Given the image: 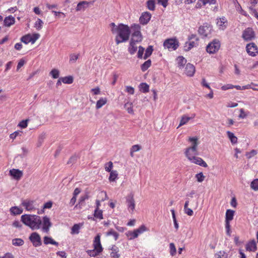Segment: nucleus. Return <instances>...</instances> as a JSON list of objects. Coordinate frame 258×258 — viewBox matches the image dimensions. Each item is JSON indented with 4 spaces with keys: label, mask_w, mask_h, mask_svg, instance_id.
I'll list each match as a JSON object with an SVG mask.
<instances>
[{
    "label": "nucleus",
    "mask_w": 258,
    "mask_h": 258,
    "mask_svg": "<svg viewBox=\"0 0 258 258\" xmlns=\"http://www.w3.org/2000/svg\"><path fill=\"white\" fill-rule=\"evenodd\" d=\"M110 27L112 33L116 35L115 41L117 44L128 40L131 29L127 25L123 24L116 25L114 23H111Z\"/></svg>",
    "instance_id": "nucleus-1"
},
{
    "label": "nucleus",
    "mask_w": 258,
    "mask_h": 258,
    "mask_svg": "<svg viewBox=\"0 0 258 258\" xmlns=\"http://www.w3.org/2000/svg\"><path fill=\"white\" fill-rule=\"evenodd\" d=\"M22 222L32 230L39 229L42 225L40 217L35 215L25 214L21 216Z\"/></svg>",
    "instance_id": "nucleus-2"
},
{
    "label": "nucleus",
    "mask_w": 258,
    "mask_h": 258,
    "mask_svg": "<svg viewBox=\"0 0 258 258\" xmlns=\"http://www.w3.org/2000/svg\"><path fill=\"white\" fill-rule=\"evenodd\" d=\"M131 32H132L131 41L137 43L141 42L143 37L141 32L140 25L134 24L131 26Z\"/></svg>",
    "instance_id": "nucleus-3"
},
{
    "label": "nucleus",
    "mask_w": 258,
    "mask_h": 258,
    "mask_svg": "<svg viewBox=\"0 0 258 258\" xmlns=\"http://www.w3.org/2000/svg\"><path fill=\"white\" fill-rule=\"evenodd\" d=\"M39 37L40 34L39 33L28 34L22 36L21 41L26 44L29 43L34 44Z\"/></svg>",
    "instance_id": "nucleus-4"
},
{
    "label": "nucleus",
    "mask_w": 258,
    "mask_h": 258,
    "mask_svg": "<svg viewBox=\"0 0 258 258\" xmlns=\"http://www.w3.org/2000/svg\"><path fill=\"white\" fill-rule=\"evenodd\" d=\"M165 48H167L169 50H174L178 47V42L175 39H166L163 44Z\"/></svg>",
    "instance_id": "nucleus-5"
},
{
    "label": "nucleus",
    "mask_w": 258,
    "mask_h": 258,
    "mask_svg": "<svg viewBox=\"0 0 258 258\" xmlns=\"http://www.w3.org/2000/svg\"><path fill=\"white\" fill-rule=\"evenodd\" d=\"M246 51L248 54L251 56H255L258 54V48L253 43H249L246 46Z\"/></svg>",
    "instance_id": "nucleus-6"
},
{
    "label": "nucleus",
    "mask_w": 258,
    "mask_h": 258,
    "mask_svg": "<svg viewBox=\"0 0 258 258\" xmlns=\"http://www.w3.org/2000/svg\"><path fill=\"white\" fill-rule=\"evenodd\" d=\"M29 239L35 247L42 244L40 236L37 232L32 233L29 236Z\"/></svg>",
    "instance_id": "nucleus-7"
},
{
    "label": "nucleus",
    "mask_w": 258,
    "mask_h": 258,
    "mask_svg": "<svg viewBox=\"0 0 258 258\" xmlns=\"http://www.w3.org/2000/svg\"><path fill=\"white\" fill-rule=\"evenodd\" d=\"M220 47V44L219 42L214 40L208 45L206 50L209 53H214L219 50Z\"/></svg>",
    "instance_id": "nucleus-8"
},
{
    "label": "nucleus",
    "mask_w": 258,
    "mask_h": 258,
    "mask_svg": "<svg viewBox=\"0 0 258 258\" xmlns=\"http://www.w3.org/2000/svg\"><path fill=\"white\" fill-rule=\"evenodd\" d=\"M9 175L13 179L19 181L23 176V172L18 169L13 168L10 170Z\"/></svg>",
    "instance_id": "nucleus-9"
},
{
    "label": "nucleus",
    "mask_w": 258,
    "mask_h": 258,
    "mask_svg": "<svg viewBox=\"0 0 258 258\" xmlns=\"http://www.w3.org/2000/svg\"><path fill=\"white\" fill-rule=\"evenodd\" d=\"M126 203L128 211L133 213L135 209V201L133 194H130L126 197Z\"/></svg>",
    "instance_id": "nucleus-10"
},
{
    "label": "nucleus",
    "mask_w": 258,
    "mask_h": 258,
    "mask_svg": "<svg viewBox=\"0 0 258 258\" xmlns=\"http://www.w3.org/2000/svg\"><path fill=\"white\" fill-rule=\"evenodd\" d=\"M101 236L100 234H98L94 238L93 243V248L95 249L97 252L100 253L103 251V247L101 244Z\"/></svg>",
    "instance_id": "nucleus-11"
},
{
    "label": "nucleus",
    "mask_w": 258,
    "mask_h": 258,
    "mask_svg": "<svg viewBox=\"0 0 258 258\" xmlns=\"http://www.w3.org/2000/svg\"><path fill=\"white\" fill-rule=\"evenodd\" d=\"M197 151L192 150V151H188V148H187L184 153L189 160H194L195 161H204L202 158L196 156Z\"/></svg>",
    "instance_id": "nucleus-12"
},
{
    "label": "nucleus",
    "mask_w": 258,
    "mask_h": 258,
    "mask_svg": "<svg viewBox=\"0 0 258 258\" xmlns=\"http://www.w3.org/2000/svg\"><path fill=\"white\" fill-rule=\"evenodd\" d=\"M212 28L208 24L201 26L199 28V33L203 37H207L210 33Z\"/></svg>",
    "instance_id": "nucleus-13"
},
{
    "label": "nucleus",
    "mask_w": 258,
    "mask_h": 258,
    "mask_svg": "<svg viewBox=\"0 0 258 258\" xmlns=\"http://www.w3.org/2000/svg\"><path fill=\"white\" fill-rule=\"evenodd\" d=\"M254 32L251 28L246 29L242 34L243 38L246 41L251 40L254 37Z\"/></svg>",
    "instance_id": "nucleus-14"
},
{
    "label": "nucleus",
    "mask_w": 258,
    "mask_h": 258,
    "mask_svg": "<svg viewBox=\"0 0 258 258\" xmlns=\"http://www.w3.org/2000/svg\"><path fill=\"white\" fill-rule=\"evenodd\" d=\"M22 205L25 207L27 211H31L35 209L33 201L29 200H24L22 202Z\"/></svg>",
    "instance_id": "nucleus-15"
},
{
    "label": "nucleus",
    "mask_w": 258,
    "mask_h": 258,
    "mask_svg": "<svg viewBox=\"0 0 258 258\" xmlns=\"http://www.w3.org/2000/svg\"><path fill=\"white\" fill-rule=\"evenodd\" d=\"M196 69L193 64L190 63L186 64L185 68V73L187 76L192 77L194 75Z\"/></svg>",
    "instance_id": "nucleus-16"
},
{
    "label": "nucleus",
    "mask_w": 258,
    "mask_h": 258,
    "mask_svg": "<svg viewBox=\"0 0 258 258\" xmlns=\"http://www.w3.org/2000/svg\"><path fill=\"white\" fill-rule=\"evenodd\" d=\"M43 227L42 229L46 232H48L50 227L51 226V223L50 221V219L47 217L44 216L43 218Z\"/></svg>",
    "instance_id": "nucleus-17"
},
{
    "label": "nucleus",
    "mask_w": 258,
    "mask_h": 258,
    "mask_svg": "<svg viewBox=\"0 0 258 258\" xmlns=\"http://www.w3.org/2000/svg\"><path fill=\"white\" fill-rule=\"evenodd\" d=\"M188 141L191 144V146L188 148V151H192L193 150H197V147L198 145V138L197 137H189L188 138Z\"/></svg>",
    "instance_id": "nucleus-18"
},
{
    "label": "nucleus",
    "mask_w": 258,
    "mask_h": 258,
    "mask_svg": "<svg viewBox=\"0 0 258 258\" xmlns=\"http://www.w3.org/2000/svg\"><path fill=\"white\" fill-rule=\"evenodd\" d=\"M151 17V15L149 12L143 13L140 18V22L143 25L148 23Z\"/></svg>",
    "instance_id": "nucleus-19"
},
{
    "label": "nucleus",
    "mask_w": 258,
    "mask_h": 258,
    "mask_svg": "<svg viewBox=\"0 0 258 258\" xmlns=\"http://www.w3.org/2000/svg\"><path fill=\"white\" fill-rule=\"evenodd\" d=\"M108 99L106 97H101L96 103L95 108L96 109H99L104 105L107 104Z\"/></svg>",
    "instance_id": "nucleus-20"
},
{
    "label": "nucleus",
    "mask_w": 258,
    "mask_h": 258,
    "mask_svg": "<svg viewBox=\"0 0 258 258\" xmlns=\"http://www.w3.org/2000/svg\"><path fill=\"white\" fill-rule=\"evenodd\" d=\"M90 4V2L87 1L81 2L77 5L76 10L77 11L85 10L87 8L89 7Z\"/></svg>",
    "instance_id": "nucleus-21"
},
{
    "label": "nucleus",
    "mask_w": 258,
    "mask_h": 258,
    "mask_svg": "<svg viewBox=\"0 0 258 258\" xmlns=\"http://www.w3.org/2000/svg\"><path fill=\"white\" fill-rule=\"evenodd\" d=\"M245 248L247 251H255L256 249V244L255 241L254 240L249 241L246 244Z\"/></svg>",
    "instance_id": "nucleus-22"
},
{
    "label": "nucleus",
    "mask_w": 258,
    "mask_h": 258,
    "mask_svg": "<svg viewBox=\"0 0 258 258\" xmlns=\"http://www.w3.org/2000/svg\"><path fill=\"white\" fill-rule=\"evenodd\" d=\"M216 0H199L196 4V7L200 8L202 6H205L206 4H214L215 3Z\"/></svg>",
    "instance_id": "nucleus-23"
},
{
    "label": "nucleus",
    "mask_w": 258,
    "mask_h": 258,
    "mask_svg": "<svg viewBox=\"0 0 258 258\" xmlns=\"http://www.w3.org/2000/svg\"><path fill=\"white\" fill-rule=\"evenodd\" d=\"M15 22V18L12 16L6 17L4 21V25L7 27H10L14 24Z\"/></svg>",
    "instance_id": "nucleus-24"
},
{
    "label": "nucleus",
    "mask_w": 258,
    "mask_h": 258,
    "mask_svg": "<svg viewBox=\"0 0 258 258\" xmlns=\"http://www.w3.org/2000/svg\"><path fill=\"white\" fill-rule=\"evenodd\" d=\"M43 242L45 245L49 244L54 245L55 246L58 245V243L54 240L51 237L44 236L43 238Z\"/></svg>",
    "instance_id": "nucleus-25"
},
{
    "label": "nucleus",
    "mask_w": 258,
    "mask_h": 258,
    "mask_svg": "<svg viewBox=\"0 0 258 258\" xmlns=\"http://www.w3.org/2000/svg\"><path fill=\"white\" fill-rule=\"evenodd\" d=\"M198 45V42H195L194 40L185 42L184 46V49L185 51H189L192 47Z\"/></svg>",
    "instance_id": "nucleus-26"
},
{
    "label": "nucleus",
    "mask_w": 258,
    "mask_h": 258,
    "mask_svg": "<svg viewBox=\"0 0 258 258\" xmlns=\"http://www.w3.org/2000/svg\"><path fill=\"white\" fill-rule=\"evenodd\" d=\"M138 43L130 41L128 51L131 54H134L137 51L138 47Z\"/></svg>",
    "instance_id": "nucleus-27"
},
{
    "label": "nucleus",
    "mask_w": 258,
    "mask_h": 258,
    "mask_svg": "<svg viewBox=\"0 0 258 258\" xmlns=\"http://www.w3.org/2000/svg\"><path fill=\"white\" fill-rule=\"evenodd\" d=\"M234 211L233 210L228 209L226 212L225 222H229L233 220L234 217Z\"/></svg>",
    "instance_id": "nucleus-28"
},
{
    "label": "nucleus",
    "mask_w": 258,
    "mask_h": 258,
    "mask_svg": "<svg viewBox=\"0 0 258 258\" xmlns=\"http://www.w3.org/2000/svg\"><path fill=\"white\" fill-rule=\"evenodd\" d=\"M142 149V146L139 144L132 146L130 149V155L132 157L134 156V153L140 151Z\"/></svg>",
    "instance_id": "nucleus-29"
},
{
    "label": "nucleus",
    "mask_w": 258,
    "mask_h": 258,
    "mask_svg": "<svg viewBox=\"0 0 258 258\" xmlns=\"http://www.w3.org/2000/svg\"><path fill=\"white\" fill-rule=\"evenodd\" d=\"M226 133L228 139L230 140V142L232 144H235L237 143V138L233 133L230 131H227Z\"/></svg>",
    "instance_id": "nucleus-30"
},
{
    "label": "nucleus",
    "mask_w": 258,
    "mask_h": 258,
    "mask_svg": "<svg viewBox=\"0 0 258 258\" xmlns=\"http://www.w3.org/2000/svg\"><path fill=\"white\" fill-rule=\"evenodd\" d=\"M190 119H191V117H189L186 115H182L181 117L179 124L178 127H177V128L186 124L189 121V120Z\"/></svg>",
    "instance_id": "nucleus-31"
},
{
    "label": "nucleus",
    "mask_w": 258,
    "mask_h": 258,
    "mask_svg": "<svg viewBox=\"0 0 258 258\" xmlns=\"http://www.w3.org/2000/svg\"><path fill=\"white\" fill-rule=\"evenodd\" d=\"M93 216L94 218L102 220L103 219V211L100 209H95Z\"/></svg>",
    "instance_id": "nucleus-32"
},
{
    "label": "nucleus",
    "mask_w": 258,
    "mask_h": 258,
    "mask_svg": "<svg viewBox=\"0 0 258 258\" xmlns=\"http://www.w3.org/2000/svg\"><path fill=\"white\" fill-rule=\"evenodd\" d=\"M124 108L129 114H133L134 111L133 109V104L131 102H127L124 104Z\"/></svg>",
    "instance_id": "nucleus-33"
},
{
    "label": "nucleus",
    "mask_w": 258,
    "mask_h": 258,
    "mask_svg": "<svg viewBox=\"0 0 258 258\" xmlns=\"http://www.w3.org/2000/svg\"><path fill=\"white\" fill-rule=\"evenodd\" d=\"M62 82L64 84H71L73 83L74 78L72 76H69L64 77H61Z\"/></svg>",
    "instance_id": "nucleus-34"
},
{
    "label": "nucleus",
    "mask_w": 258,
    "mask_h": 258,
    "mask_svg": "<svg viewBox=\"0 0 258 258\" xmlns=\"http://www.w3.org/2000/svg\"><path fill=\"white\" fill-rule=\"evenodd\" d=\"M125 234L129 240H132L138 237V234L136 233L135 230L128 231Z\"/></svg>",
    "instance_id": "nucleus-35"
},
{
    "label": "nucleus",
    "mask_w": 258,
    "mask_h": 258,
    "mask_svg": "<svg viewBox=\"0 0 258 258\" xmlns=\"http://www.w3.org/2000/svg\"><path fill=\"white\" fill-rule=\"evenodd\" d=\"M178 67L181 69L186 63V59L183 56H179L177 58Z\"/></svg>",
    "instance_id": "nucleus-36"
},
{
    "label": "nucleus",
    "mask_w": 258,
    "mask_h": 258,
    "mask_svg": "<svg viewBox=\"0 0 258 258\" xmlns=\"http://www.w3.org/2000/svg\"><path fill=\"white\" fill-rule=\"evenodd\" d=\"M10 212L14 215H20L23 213V210L18 207H13L10 209Z\"/></svg>",
    "instance_id": "nucleus-37"
},
{
    "label": "nucleus",
    "mask_w": 258,
    "mask_h": 258,
    "mask_svg": "<svg viewBox=\"0 0 258 258\" xmlns=\"http://www.w3.org/2000/svg\"><path fill=\"white\" fill-rule=\"evenodd\" d=\"M136 233L138 234V237L139 235L142 234L145 231H147L148 230V229L147 228V227L144 225H142L140 227H139V228L135 229L134 230Z\"/></svg>",
    "instance_id": "nucleus-38"
},
{
    "label": "nucleus",
    "mask_w": 258,
    "mask_h": 258,
    "mask_svg": "<svg viewBox=\"0 0 258 258\" xmlns=\"http://www.w3.org/2000/svg\"><path fill=\"white\" fill-rule=\"evenodd\" d=\"M110 172L109 180L110 181H114L118 176L117 172L116 170L111 171Z\"/></svg>",
    "instance_id": "nucleus-39"
},
{
    "label": "nucleus",
    "mask_w": 258,
    "mask_h": 258,
    "mask_svg": "<svg viewBox=\"0 0 258 258\" xmlns=\"http://www.w3.org/2000/svg\"><path fill=\"white\" fill-rule=\"evenodd\" d=\"M24 243L23 240L21 238H15L12 240V244L15 246H22Z\"/></svg>",
    "instance_id": "nucleus-40"
},
{
    "label": "nucleus",
    "mask_w": 258,
    "mask_h": 258,
    "mask_svg": "<svg viewBox=\"0 0 258 258\" xmlns=\"http://www.w3.org/2000/svg\"><path fill=\"white\" fill-rule=\"evenodd\" d=\"M53 79H57L59 76V71L56 69H53L49 73Z\"/></svg>",
    "instance_id": "nucleus-41"
},
{
    "label": "nucleus",
    "mask_w": 258,
    "mask_h": 258,
    "mask_svg": "<svg viewBox=\"0 0 258 258\" xmlns=\"http://www.w3.org/2000/svg\"><path fill=\"white\" fill-rule=\"evenodd\" d=\"M45 139V134L44 133L41 134L38 138V141L37 143V146L38 147H39L42 145V143L43 142L44 139Z\"/></svg>",
    "instance_id": "nucleus-42"
},
{
    "label": "nucleus",
    "mask_w": 258,
    "mask_h": 258,
    "mask_svg": "<svg viewBox=\"0 0 258 258\" xmlns=\"http://www.w3.org/2000/svg\"><path fill=\"white\" fill-rule=\"evenodd\" d=\"M153 49L152 46H149L146 50L144 56V59H147L148 57H149L152 52H153Z\"/></svg>",
    "instance_id": "nucleus-43"
},
{
    "label": "nucleus",
    "mask_w": 258,
    "mask_h": 258,
    "mask_svg": "<svg viewBox=\"0 0 258 258\" xmlns=\"http://www.w3.org/2000/svg\"><path fill=\"white\" fill-rule=\"evenodd\" d=\"M151 65V61L149 59L146 61L141 66V70L144 72L146 71Z\"/></svg>",
    "instance_id": "nucleus-44"
},
{
    "label": "nucleus",
    "mask_w": 258,
    "mask_h": 258,
    "mask_svg": "<svg viewBox=\"0 0 258 258\" xmlns=\"http://www.w3.org/2000/svg\"><path fill=\"white\" fill-rule=\"evenodd\" d=\"M80 225L78 224L74 225L71 229V234H78L79 233V230L80 229Z\"/></svg>",
    "instance_id": "nucleus-45"
},
{
    "label": "nucleus",
    "mask_w": 258,
    "mask_h": 258,
    "mask_svg": "<svg viewBox=\"0 0 258 258\" xmlns=\"http://www.w3.org/2000/svg\"><path fill=\"white\" fill-rule=\"evenodd\" d=\"M107 236L112 235L115 240H117L118 238V233L113 229H110L107 233Z\"/></svg>",
    "instance_id": "nucleus-46"
},
{
    "label": "nucleus",
    "mask_w": 258,
    "mask_h": 258,
    "mask_svg": "<svg viewBox=\"0 0 258 258\" xmlns=\"http://www.w3.org/2000/svg\"><path fill=\"white\" fill-rule=\"evenodd\" d=\"M148 8L151 11H153L155 9V2L154 0H149L147 2Z\"/></svg>",
    "instance_id": "nucleus-47"
},
{
    "label": "nucleus",
    "mask_w": 258,
    "mask_h": 258,
    "mask_svg": "<svg viewBox=\"0 0 258 258\" xmlns=\"http://www.w3.org/2000/svg\"><path fill=\"white\" fill-rule=\"evenodd\" d=\"M170 254L171 256H174L176 253V249L173 243H170L169 244Z\"/></svg>",
    "instance_id": "nucleus-48"
},
{
    "label": "nucleus",
    "mask_w": 258,
    "mask_h": 258,
    "mask_svg": "<svg viewBox=\"0 0 258 258\" xmlns=\"http://www.w3.org/2000/svg\"><path fill=\"white\" fill-rule=\"evenodd\" d=\"M140 89L143 93H147L149 91V86L146 83H142L140 84Z\"/></svg>",
    "instance_id": "nucleus-49"
},
{
    "label": "nucleus",
    "mask_w": 258,
    "mask_h": 258,
    "mask_svg": "<svg viewBox=\"0 0 258 258\" xmlns=\"http://www.w3.org/2000/svg\"><path fill=\"white\" fill-rule=\"evenodd\" d=\"M250 187L254 190H258V179H255L251 182Z\"/></svg>",
    "instance_id": "nucleus-50"
},
{
    "label": "nucleus",
    "mask_w": 258,
    "mask_h": 258,
    "mask_svg": "<svg viewBox=\"0 0 258 258\" xmlns=\"http://www.w3.org/2000/svg\"><path fill=\"white\" fill-rule=\"evenodd\" d=\"M43 24V21L41 19H38L35 23V27L37 30H40L42 28Z\"/></svg>",
    "instance_id": "nucleus-51"
},
{
    "label": "nucleus",
    "mask_w": 258,
    "mask_h": 258,
    "mask_svg": "<svg viewBox=\"0 0 258 258\" xmlns=\"http://www.w3.org/2000/svg\"><path fill=\"white\" fill-rule=\"evenodd\" d=\"M216 258H227V254L223 251H220L215 254Z\"/></svg>",
    "instance_id": "nucleus-52"
},
{
    "label": "nucleus",
    "mask_w": 258,
    "mask_h": 258,
    "mask_svg": "<svg viewBox=\"0 0 258 258\" xmlns=\"http://www.w3.org/2000/svg\"><path fill=\"white\" fill-rule=\"evenodd\" d=\"M87 252L88 255H89L90 256H92V257H95V256L99 255L100 253V252H97V251H96L95 249L94 248L92 250H87Z\"/></svg>",
    "instance_id": "nucleus-53"
},
{
    "label": "nucleus",
    "mask_w": 258,
    "mask_h": 258,
    "mask_svg": "<svg viewBox=\"0 0 258 258\" xmlns=\"http://www.w3.org/2000/svg\"><path fill=\"white\" fill-rule=\"evenodd\" d=\"M196 178L198 182H202L204 180L205 177L202 172H200L196 174Z\"/></svg>",
    "instance_id": "nucleus-54"
},
{
    "label": "nucleus",
    "mask_w": 258,
    "mask_h": 258,
    "mask_svg": "<svg viewBox=\"0 0 258 258\" xmlns=\"http://www.w3.org/2000/svg\"><path fill=\"white\" fill-rule=\"evenodd\" d=\"M111 258H119L120 254L118 253V251L114 249L112 250L110 253Z\"/></svg>",
    "instance_id": "nucleus-55"
},
{
    "label": "nucleus",
    "mask_w": 258,
    "mask_h": 258,
    "mask_svg": "<svg viewBox=\"0 0 258 258\" xmlns=\"http://www.w3.org/2000/svg\"><path fill=\"white\" fill-rule=\"evenodd\" d=\"M105 169L107 172H110L112 170V169L113 168V164L112 162H108L105 164L104 166Z\"/></svg>",
    "instance_id": "nucleus-56"
},
{
    "label": "nucleus",
    "mask_w": 258,
    "mask_h": 258,
    "mask_svg": "<svg viewBox=\"0 0 258 258\" xmlns=\"http://www.w3.org/2000/svg\"><path fill=\"white\" fill-rule=\"evenodd\" d=\"M257 154V152L255 150H252L249 152H247L246 154V156L247 157V158L249 159L251 157L254 156Z\"/></svg>",
    "instance_id": "nucleus-57"
},
{
    "label": "nucleus",
    "mask_w": 258,
    "mask_h": 258,
    "mask_svg": "<svg viewBox=\"0 0 258 258\" xmlns=\"http://www.w3.org/2000/svg\"><path fill=\"white\" fill-rule=\"evenodd\" d=\"M145 51V49L144 47L140 46H139V50L138 52V57L139 58H142L144 57L143 56L144 52Z\"/></svg>",
    "instance_id": "nucleus-58"
},
{
    "label": "nucleus",
    "mask_w": 258,
    "mask_h": 258,
    "mask_svg": "<svg viewBox=\"0 0 258 258\" xmlns=\"http://www.w3.org/2000/svg\"><path fill=\"white\" fill-rule=\"evenodd\" d=\"M28 119L22 120L19 122L18 126L23 128L26 127L28 125Z\"/></svg>",
    "instance_id": "nucleus-59"
},
{
    "label": "nucleus",
    "mask_w": 258,
    "mask_h": 258,
    "mask_svg": "<svg viewBox=\"0 0 258 258\" xmlns=\"http://www.w3.org/2000/svg\"><path fill=\"white\" fill-rule=\"evenodd\" d=\"M78 54H72L70 56V62H75L78 59Z\"/></svg>",
    "instance_id": "nucleus-60"
},
{
    "label": "nucleus",
    "mask_w": 258,
    "mask_h": 258,
    "mask_svg": "<svg viewBox=\"0 0 258 258\" xmlns=\"http://www.w3.org/2000/svg\"><path fill=\"white\" fill-rule=\"evenodd\" d=\"M225 22L224 18H220L218 20L217 24L219 26L221 27L222 29H223V27H225V25H224Z\"/></svg>",
    "instance_id": "nucleus-61"
},
{
    "label": "nucleus",
    "mask_w": 258,
    "mask_h": 258,
    "mask_svg": "<svg viewBox=\"0 0 258 258\" xmlns=\"http://www.w3.org/2000/svg\"><path fill=\"white\" fill-rule=\"evenodd\" d=\"M21 133L22 132L21 131H16L10 135V138L12 140H14L17 136H21Z\"/></svg>",
    "instance_id": "nucleus-62"
},
{
    "label": "nucleus",
    "mask_w": 258,
    "mask_h": 258,
    "mask_svg": "<svg viewBox=\"0 0 258 258\" xmlns=\"http://www.w3.org/2000/svg\"><path fill=\"white\" fill-rule=\"evenodd\" d=\"M91 92L93 93V95H99L101 93L100 89L99 87H97L95 88H92L91 90Z\"/></svg>",
    "instance_id": "nucleus-63"
},
{
    "label": "nucleus",
    "mask_w": 258,
    "mask_h": 258,
    "mask_svg": "<svg viewBox=\"0 0 258 258\" xmlns=\"http://www.w3.org/2000/svg\"><path fill=\"white\" fill-rule=\"evenodd\" d=\"M247 114L244 111V110L243 108H241L240 109V114L238 115V117L239 118L243 119V118H245L247 116Z\"/></svg>",
    "instance_id": "nucleus-64"
}]
</instances>
